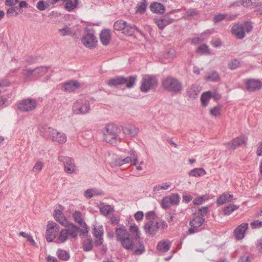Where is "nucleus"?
I'll return each instance as SVG.
<instances>
[{
	"label": "nucleus",
	"instance_id": "aec40b11",
	"mask_svg": "<svg viewBox=\"0 0 262 262\" xmlns=\"http://www.w3.org/2000/svg\"><path fill=\"white\" fill-rule=\"evenodd\" d=\"M200 91V87L196 84L191 85L186 91L187 96L189 100H193L197 98Z\"/></svg>",
	"mask_w": 262,
	"mask_h": 262
},
{
	"label": "nucleus",
	"instance_id": "69168bd1",
	"mask_svg": "<svg viewBox=\"0 0 262 262\" xmlns=\"http://www.w3.org/2000/svg\"><path fill=\"white\" fill-rule=\"evenodd\" d=\"M192 199V197L190 194H185L183 195V201L185 203H189Z\"/></svg>",
	"mask_w": 262,
	"mask_h": 262
},
{
	"label": "nucleus",
	"instance_id": "9b49d317",
	"mask_svg": "<svg viewBox=\"0 0 262 262\" xmlns=\"http://www.w3.org/2000/svg\"><path fill=\"white\" fill-rule=\"evenodd\" d=\"M59 230V226L53 222H49L47 225L46 231V239L48 242H51L56 237Z\"/></svg>",
	"mask_w": 262,
	"mask_h": 262
},
{
	"label": "nucleus",
	"instance_id": "f704fd0d",
	"mask_svg": "<svg viewBox=\"0 0 262 262\" xmlns=\"http://www.w3.org/2000/svg\"><path fill=\"white\" fill-rule=\"evenodd\" d=\"M137 30V28L134 25L128 24L127 23L123 33L126 35L132 36Z\"/></svg>",
	"mask_w": 262,
	"mask_h": 262
},
{
	"label": "nucleus",
	"instance_id": "ea45409f",
	"mask_svg": "<svg viewBox=\"0 0 262 262\" xmlns=\"http://www.w3.org/2000/svg\"><path fill=\"white\" fill-rule=\"evenodd\" d=\"M241 66L240 61L237 59H233L230 61L228 64V67L231 70H234Z\"/></svg>",
	"mask_w": 262,
	"mask_h": 262
},
{
	"label": "nucleus",
	"instance_id": "4be33fe9",
	"mask_svg": "<svg viewBox=\"0 0 262 262\" xmlns=\"http://www.w3.org/2000/svg\"><path fill=\"white\" fill-rule=\"evenodd\" d=\"M232 33L238 39H243L245 36V28L242 25H235L231 29Z\"/></svg>",
	"mask_w": 262,
	"mask_h": 262
},
{
	"label": "nucleus",
	"instance_id": "f03ea898",
	"mask_svg": "<svg viewBox=\"0 0 262 262\" xmlns=\"http://www.w3.org/2000/svg\"><path fill=\"white\" fill-rule=\"evenodd\" d=\"M121 129L114 124H108L103 130V139L111 144L120 142L123 136L121 135Z\"/></svg>",
	"mask_w": 262,
	"mask_h": 262
},
{
	"label": "nucleus",
	"instance_id": "bf43d9fd",
	"mask_svg": "<svg viewBox=\"0 0 262 262\" xmlns=\"http://www.w3.org/2000/svg\"><path fill=\"white\" fill-rule=\"evenodd\" d=\"M212 46L215 48L220 47L222 46V41L219 38H214L211 41Z\"/></svg>",
	"mask_w": 262,
	"mask_h": 262
},
{
	"label": "nucleus",
	"instance_id": "4c0bfd02",
	"mask_svg": "<svg viewBox=\"0 0 262 262\" xmlns=\"http://www.w3.org/2000/svg\"><path fill=\"white\" fill-rule=\"evenodd\" d=\"M210 35L209 31H205L202 33L200 36L195 37L192 39V42L195 44L203 42Z\"/></svg>",
	"mask_w": 262,
	"mask_h": 262
},
{
	"label": "nucleus",
	"instance_id": "b1692460",
	"mask_svg": "<svg viewBox=\"0 0 262 262\" xmlns=\"http://www.w3.org/2000/svg\"><path fill=\"white\" fill-rule=\"evenodd\" d=\"M150 9L152 12L160 14H163L165 11V7L158 2L152 3L150 5Z\"/></svg>",
	"mask_w": 262,
	"mask_h": 262
},
{
	"label": "nucleus",
	"instance_id": "37998d69",
	"mask_svg": "<svg viewBox=\"0 0 262 262\" xmlns=\"http://www.w3.org/2000/svg\"><path fill=\"white\" fill-rule=\"evenodd\" d=\"M93 247V241L91 238H86L83 244V250L85 251H91Z\"/></svg>",
	"mask_w": 262,
	"mask_h": 262
},
{
	"label": "nucleus",
	"instance_id": "680f3d73",
	"mask_svg": "<svg viewBox=\"0 0 262 262\" xmlns=\"http://www.w3.org/2000/svg\"><path fill=\"white\" fill-rule=\"evenodd\" d=\"M226 17V15L223 14H218L214 17V22L216 23L224 19Z\"/></svg>",
	"mask_w": 262,
	"mask_h": 262
},
{
	"label": "nucleus",
	"instance_id": "0e129e2a",
	"mask_svg": "<svg viewBox=\"0 0 262 262\" xmlns=\"http://www.w3.org/2000/svg\"><path fill=\"white\" fill-rule=\"evenodd\" d=\"M93 189H88L85 191L84 195L88 199H91L94 196V193H93Z\"/></svg>",
	"mask_w": 262,
	"mask_h": 262
},
{
	"label": "nucleus",
	"instance_id": "79ce46f5",
	"mask_svg": "<svg viewBox=\"0 0 262 262\" xmlns=\"http://www.w3.org/2000/svg\"><path fill=\"white\" fill-rule=\"evenodd\" d=\"M127 23L123 20H119L116 21L114 25L115 30L123 31Z\"/></svg>",
	"mask_w": 262,
	"mask_h": 262
},
{
	"label": "nucleus",
	"instance_id": "9d476101",
	"mask_svg": "<svg viewBox=\"0 0 262 262\" xmlns=\"http://www.w3.org/2000/svg\"><path fill=\"white\" fill-rule=\"evenodd\" d=\"M36 106V101L31 98L25 99L19 101L17 104L18 110L23 112L32 111L35 109Z\"/></svg>",
	"mask_w": 262,
	"mask_h": 262
},
{
	"label": "nucleus",
	"instance_id": "c9c22d12",
	"mask_svg": "<svg viewBox=\"0 0 262 262\" xmlns=\"http://www.w3.org/2000/svg\"><path fill=\"white\" fill-rule=\"evenodd\" d=\"M58 32L62 36L67 35L71 36L74 34V30L67 26H64L63 28L58 29Z\"/></svg>",
	"mask_w": 262,
	"mask_h": 262
},
{
	"label": "nucleus",
	"instance_id": "603ef678",
	"mask_svg": "<svg viewBox=\"0 0 262 262\" xmlns=\"http://www.w3.org/2000/svg\"><path fill=\"white\" fill-rule=\"evenodd\" d=\"M57 221L59 222L61 225L66 227H68L71 224L68 222H67L66 219L63 215L59 216L57 219H55Z\"/></svg>",
	"mask_w": 262,
	"mask_h": 262
},
{
	"label": "nucleus",
	"instance_id": "a211bd4d",
	"mask_svg": "<svg viewBox=\"0 0 262 262\" xmlns=\"http://www.w3.org/2000/svg\"><path fill=\"white\" fill-rule=\"evenodd\" d=\"M248 227V224L247 223H243L237 227L233 232L235 238L238 240L244 238Z\"/></svg>",
	"mask_w": 262,
	"mask_h": 262
},
{
	"label": "nucleus",
	"instance_id": "1a4fd4ad",
	"mask_svg": "<svg viewBox=\"0 0 262 262\" xmlns=\"http://www.w3.org/2000/svg\"><path fill=\"white\" fill-rule=\"evenodd\" d=\"M45 134L53 141H56L59 143H64L67 141V137L64 133L59 132L52 128L48 127L46 128Z\"/></svg>",
	"mask_w": 262,
	"mask_h": 262
},
{
	"label": "nucleus",
	"instance_id": "5701e85b",
	"mask_svg": "<svg viewBox=\"0 0 262 262\" xmlns=\"http://www.w3.org/2000/svg\"><path fill=\"white\" fill-rule=\"evenodd\" d=\"M111 31L108 29L102 30L100 34V39L101 43L107 46L109 44L111 40Z\"/></svg>",
	"mask_w": 262,
	"mask_h": 262
},
{
	"label": "nucleus",
	"instance_id": "f8f14e48",
	"mask_svg": "<svg viewBox=\"0 0 262 262\" xmlns=\"http://www.w3.org/2000/svg\"><path fill=\"white\" fill-rule=\"evenodd\" d=\"M58 160L63 163L64 170L68 173H72L76 170V166L74 160L68 157L60 156L58 157Z\"/></svg>",
	"mask_w": 262,
	"mask_h": 262
},
{
	"label": "nucleus",
	"instance_id": "774afa93",
	"mask_svg": "<svg viewBox=\"0 0 262 262\" xmlns=\"http://www.w3.org/2000/svg\"><path fill=\"white\" fill-rule=\"evenodd\" d=\"M47 262H58V259L54 256H52L51 255H49L47 257Z\"/></svg>",
	"mask_w": 262,
	"mask_h": 262
},
{
	"label": "nucleus",
	"instance_id": "dca6fc26",
	"mask_svg": "<svg viewBox=\"0 0 262 262\" xmlns=\"http://www.w3.org/2000/svg\"><path fill=\"white\" fill-rule=\"evenodd\" d=\"M247 90L253 92L259 90L262 87V82L258 79H247L245 80Z\"/></svg>",
	"mask_w": 262,
	"mask_h": 262
},
{
	"label": "nucleus",
	"instance_id": "de8ad7c7",
	"mask_svg": "<svg viewBox=\"0 0 262 262\" xmlns=\"http://www.w3.org/2000/svg\"><path fill=\"white\" fill-rule=\"evenodd\" d=\"M207 199V198H206L205 195L199 196L193 199V203L195 205H202L205 200Z\"/></svg>",
	"mask_w": 262,
	"mask_h": 262
},
{
	"label": "nucleus",
	"instance_id": "393cba45",
	"mask_svg": "<svg viewBox=\"0 0 262 262\" xmlns=\"http://www.w3.org/2000/svg\"><path fill=\"white\" fill-rule=\"evenodd\" d=\"M63 87L64 91L71 92L79 87V83L77 80H72L65 83Z\"/></svg>",
	"mask_w": 262,
	"mask_h": 262
},
{
	"label": "nucleus",
	"instance_id": "6ab92c4d",
	"mask_svg": "<svg viewBox=\"0 0 262 262\" xmlns=\"http://www.w3.org/2000/svg\"><path fill=\"white\" fill-rule=\"evenodd\" d=\"M93 235L95 238V243L96 246H100L103 242V229L102 226L94 227L93 229Z\"/></svg>",
	"mask_w": 262,
	"mask_h": 262
},
{
	"label": "nucleus",
	"instance_id": "052dcab7",
	"mask_svg": "<svg viewBox=\"0 0 262 262\" xmlns=\"http://www.w3.org/2000/svg\"><path fill=\"white\" fill-rule=\"evenodd\" d=\"M170 203L167 196L164 197L162 201L161 206L163 208L166 209L170 207Z\"/></svg>",
	"mask_w": 262,
	"mask_h": 262
},
{
	"label": "nucleus",
	"instance_id": "a18cd8bd",
	"mask_svg": "<svg viewBox=\"0 0 262 262\" xmlns=\"http://www.w3.org/2000/svg\"><path fill=\"white\" fill-rule=\"evenodd\" d=\"M102 214L106 216L113 211V208L108 205H104L100 209Z\"/></svg>",
	"mask_w": 262,
	"mask_h": 262
},
{
	"label": "nucleus",
	"instance_id": "20e7f679",
	"mask_svg": "<svg viewBox=\"0 0 262 262\" xmlns=\"http://www.w3.org/2000/svg\"><path fill=\"white\" fill-rule=\"evenodd\" d=\"M137 79V76H130L128 77L123 76H117L115 78L110 79L107 84L111 86H117L119 85L126 84V86L128 89H130L134 86Z\"/></svg>",
	"mask_w": 262,
	"mask_h": 262
},
{
	"label": "nucleus",
	"instance_id": "2f4dec72",
	"mask_svg": "<svg viewBox=\"0 0 262 262\" xmlns=\"http://www.w3.org/2000/svg\"><path fill=\"white\" fill-rule=\"evenodd\" d=\"M73 217L74 221L77 222L81 227H86L85 223L83 222L82 213L79 211H76L73 214Z\"/></svg>",
	"mask_w": 262,
	"mask_h": 262
},
{
	"label": "nucleus",
	"instance_id": "338daca9",
	"mask_svg": "<svg viewBox=\"0 0 262 262\" xmlns=\"http://www.w3.org/2000/svg\"><path fill=\"white\" fill-rule=\"evenodd\" d=\"M256 155L258 156H262V142L259 143L256 151Z\"/></svg>",
	"mask_w": 262,
	"mask_h": 262
},
{
	"label": "nucleus",
	"instance_id": "c03bdc74",
	"mask_svg": "<svg viewBox=\"0 0 262 262\" xmlns=\"http://www.w3.org/2000/svg\"><path fill=\"white\" fill-rule=\"evenodd\" d=\"M221 106L217 105L210 110V115L212 117H218L221 115Z\"/></svg>",
	"mask_w": 262,
	"mask_h": 262
},
{
	"label": "nucleus",
	"instance_id": "49530a36",
	"mask_svg": "<svg viewBox=\"0 0 262 262\" xmlns=\"http://www.w3.org/2000/svg\"><path fill=\"white\" fill-rule=\"evenodd\" d=\"M197 52L201 54H209L210 53V49L207 45L202 44L198 48Z\"/></svg>",
	"mask_w": 262,
	"mask_h": 262
},
{
	"label": "nucleus",
	"instance_id": "a878e982",
	"mask_svg": "<svg viewBox=\"0 0 262 262\" xmlns=\"http://www.w3.org/2000/svg\"><path fill=\"white\" fill-rule=\"evenodd\" d=\"M204 222L205 219L203 217H200L199 215H195L194 214L192 220L189 222V225L192 227H196L198 228L201 226Z\"/></svg>",
	"mask_w": 262,
	"mask_h": 262
},
{
	"label": "nucleus",
	"instance_id": "72a5a7b5",
	"mask_svg": "<svg viewBox=\"0 0 262 262\" xmlns=\"http://www.w3.org/2000/svg\"><path fill=\"white\" fill-rule=\"evenodd\" d=\"M211 98V92L210 91L204 92L202 94L201 97V101L202 104L204 107L207 106L208 102Z\"/></svg>",
	"mask_w": 262,
	"mask_h": 262
},
{
	"label": "nucleus",
	"instance_id": "412c9836",
	"mask_svg": "<svg viewBox=\"0 0 262 262\" xmlns=\"http://www.w3.org/2000/svg\"><path fill=\"white\" fill-rule=\"evenodd\" d=\"M123 134L126 137H135L139 132V128L134 125H128L122 128Z\"/></svg>",
	"mask_w": 262,
	"mask_h": 262
},
{
	"label": "nucleus",
	"instance_id": "cd10ccee",
	"mask_svg": "<svg viewBox=\"0 0 262 262\" xmlns=\"http://www.w3.org/2000/svg\"><path fill=\"white\" fill-rule=\"evenodd\" d=\"M171 245V243L168 240L160 241L157 245V249L159 251L162 252H165L169 250Z\"/></svg>",
	"mask_w": 262,
	"mask_h": 262
},
{
	"label": "nucleus",
	"instance_id": "bb28decb",
	"mask_svg": "<svg viewBox=\"0 0 262 262\" xmlns=\"http://www.w3.org/2000/svg\"><path fill=\"white\" fill-rule=\"evenodd\" d=\"M233 199V195L224 193L220 195L216 200V203L219 205H222L227 202H229Z\"/></svg>",
	"mask_w": 262,
	"mask_h": 262
},
{
	"label": "nucleus",
	"instance_id": "4d7b16f0",
	"mask_svg": "<svg viewBox=\"0 0 262 262\" xmlns=\"http://www.w3.org/2000/svg\"><path fill=\"white\" fill-rule=\"evenodd\" d=\"M252 257L248 254L242 255L239 259L240 262H251Z\"/></svg>",
	"mask_w": 262,
	"mask_h": 262
},
{
	"label": "nucleus",
	"instance_id": "864d4df0",
	"mask_svg": "<svg viewBox=\"0 0 262 262\" xmlns=\"http://www.w3.org/2000/svg\"><path fill=\"white\" fill-rule=\"evenodd\" d=\"M130 162H132V158L129 156L122 160H119L118 161H116L117 165H118L120 166L124 164L129 163Z\"/></svg>",
	"mask_w": 262,
	"mask_h": 262
},
{
	"label": "nucleus",
	"instance_id": "39448f33",
	"mask_svg": "<svg viewBox=\"0 0 262 262\" xmlns=\"http://www.w3.org/2000/svg\"><path fill=\"white\" fill-rule=\"evenodd\" d=\"M67 228L62 229L56 240V243L60 244L64 243L71 236L73 238L77 237L79 228L73 224H71Z\"/></svg>",
	"mask_w": 262,
	"mask_h": 262
},
{
	"label": "nucleus",
	"instance_id": "09e8293b",
	"mask_svg": "<svg viewBox=\"0 0 262 262\" xmlns=\"http://www.w3.org/2000/svg\"><path fill=\"white\" fill-rule=\"evenodd\" d=\"M43 167V163L40 161H38L36 162L34 166H33L32 170L34 172H39L42 169Z\"/></svg>",
	"mask_w": 262,
	"mask_h": 262
},
{
	"label": "nucleus",
	"instance_id": "c756f323",
	"mask_svg": "<svg viewBox=\"0 0 262 262\" xmlns=\"http://www.w3.org/2000/svg\"><path fill=\"white\" fill-rule=\"evenodd\" d=\"M206 174V172L203 168H194L188 172L189 177H198L203 176Z\"/></svg>",
	"mask_w": 262,
	"mask_h": 262
},
{
	"label": "nucleus",
	"instance_id": "6e6d98bb",
	"mask_svg": "<svg viewBox=\"0 0 262 262\" xmlns=\"http://www.w3.org/2000/svg\"><path fill=\"white\" fill-rule=\"evenodd\" d=\"M250 226L252 229L259 228L262 227V221L255 220L250 223Z\"/></svg>",
	"mask_w": 262,
	"mask_h": 262
},
{
	"label": "nucleus",
	"instance_id": "6e6552de",
	"mask_svg": "<svg viewBox=\"0 0 262 262\" xmlns=\"http://www.w3.org/2000/svg\"><path fill=\"white\" fill-rule=\"evenodd\" d=\"M90 109L89 102L85 99L77 100L73 105V111L77 114H84Z\"/></svg>",
	"mask_w": 262,
	"mask_h": 262
},
{
	"label": "nucleus",
	"instance_id": "473e14b6",
	"mask_svg": "<svg viewBox=\"0 0 262 262\" xmlns=\"http://www.w3.org/2000/svg\"><path fill=\"white\" fill-rule=\"evenodd\" d=\"M56 255L60 259L64 261H67L70 258V254L66 250L59 249L56 252Z\"/></svg>",
	"mask_w": 262,
	"mask_h": 262
},
{
	"label": "nucleus",
	"instance_id": "e433bc0d",
	"mask_svg": "<svg viewBox=\"0 0 262 262\" xmlns=\"http://www.w3.org/2000/svg\"><path fill=\"white\" fill-rule=\"evenodd\" d=\"M167 198L170 204L172 206L178 205L180 201V195L178 193H172Z\"/></svg>",
	"mask_w": 262,
	"mask_h": 262
},
{
	"label": "nucleus",
	"instance_id": "4468645a",
	"mask_svg": "<svg viewBox=\"0 0 262 262\" xmlns=\"http://www.w3.org/2000/svg\"><path fill=\"white\" fill-rule=\"evenodd\" d=\"M159 227V223L158 221H150L145 224L144 230L147 235L152 237L157 233Z\"/></svg>",
	"mask_w": 262,
	"mask_h": 262
},
{
	"label": "nucleus",
	"instance_id": "7c9ffc66",
	"mask_svg": "<svg viewBox=\"0 0 262 262\" xmlns=\"http://www.w3.org/2000/svg\"><path fill=\"white\" fill-rule=\"evenodd\" d=\"M171 185L170 182L163 183L161 184H158L154 186L153 192L154 193L160 192L162 190L168 189Z\"/></svg>",
	"mask_w": 262,
	"mask_h": 262
},
{
	"label": "nucleus",
	"instance_id": "58836bf2",
	"mask_svg": "<svg viewBox=\"0 0 262 262\" xmlns=\"http://www.w3.org/2000/svg\"><path fill=\"white\" fill-rule=\"evenodd\" d=\"M78 4V0H67L65 4L66 9L71 11L75 9Z\"/></svg>",
	"mask_w": 262,
	"mask_h": 262
},
{
	"label": "nucleus",
	"instance_id": "13d9d810",
	"mask_svg": "<svg viewBox=\"0 0 262 262\" xmlns=\"http://www.w3.org/2000/svg\"><path fill=\"white\" fill-rule=\"evenodd\" d=\"M16 7H11L9 8L7 11V15L9 16H12L15 13V16L18 15V12L16 11Z\"/></svg>",
	"mask_w": 262,
	"mask_h": 262
},
{
	"label": "nucleus",
	"instance_id": "0eeeda50",
	"mask_svg": "<svg viewBox=\"0 0 262 262\" xmlns=\"http://www.w3.org/2000/svg\"><path fill=\"white\" fill-rule=\"evenodd\" d=\"M48 70L49 68L46 66L38 67L34 69H26L23 70V74L25 79H28L43 76L47 73Z\"/></svg>",
	"mask_w": 262,
	"mask_h": 262
},
{
	"label": "nucleus",
	"instance_id": "f3484780",
	"mask_svg": "<svg viewBox=\"0 0 262 262\" xmlns=\"http://www.w3.org/2000/svg\"><path fill=\"white\" fill-rule=\"evenodd\" d=\"M154 21L158 28L162 30L166 26L172 24L173 19L168 15H165L160 18H155Z\"/></svg>",
	"mask_w": 262,
	"mask_h": 262
},
{
	"label": "nucleus",
	"instance_id": "f257e3e1",
	"mask_svg": "<svg viewBox=\"0 0 262 262\" xmlns=\"http://www.w3.org/2000/svg\"><path fill=\"white\" fill-rule=\"evenodd\" d=\"M130 233L123 225H119L116 228L115 233L117 241L127 250L135 249L134 254L140 255L145 251L142 241L140 239V233L138 226L131 225L129 228Z\"/></svg>",
	"mask_w": 262,
	"mask_h": 262
},
{
	"label": "nucleus",
	"instance_id": "3c124183",
	"mask_svg": "<svg viewBox=\"0 0 262 262\" xmlns=\"http://www.w3.org/2000/svg\"><path fill=\"white\" fill-rule=\"evenodd\" d=\"M49 6L48 4H46L43 1H40L37 3L36 8L40 11H43L47 9Z\"/></svg>",
	"mask_w": 262,
	"mask_h": 262
},
{
	"label": "nucleus",
	"instance_id": "8fccbe9b",
	"mask_svg": "<svg viewBox=\"0 0 262 262\" xmlns=\"http://www.w3.org/2000/svg\"><path fill=\"white\" fill-rule=\"evenodd\" d=\"M145 219L148 221H155L157 215L154 211H150L145 214Z\"/></svg>",
	"mask_w": 262,
	"mask_h": 262
},
{
	"label": "nucleus",
	"instance_id": "ddd939ff",
	"mask_svg": "<svg viewBox=\"0 0 262 262\" xmlns=\"http://www.w3.org/2000/svg\"><path fill=\"white\" fill-rule=\"evenodd\" d=\"M247 141V138L244 136H241L233 139L230 142L224 143V145L227 146L228 149L234 150L238 147L246 144Z\"/></svg>",
	"mask_w": 262,
	"mask_h": 262
},
{
	"label": "nucleus",
	"instance_id": "e2e57ef3",
	"mask_svg": "<svg viewBox=\"0 0 262 262\" xmlns=\"http://www.w3.org/2000/svg\"><path fill=\"white\" fill-rule=\"evenodd\" d=\"M134 217L136 220L141 221L143 217V212L141 211H138L135 214Z\"/></svg>",
	"mask_w": 262,
	"mask_h": 262
},
{
	"label": "nucleus",
	"instance_id": "7ed1b4c3",
	"mask_svg": "<svg viewBox=\"0 0 262 262\" xmlns=\"http://www.w3.org/2000/svg\"><path fill=\"white\" fill-rule=\"evenodd\" d=\"M163 89L168 92L174 93H180L183 89L182 83L172 76H167L162 80Z\"/></svg>",
	"mask_w": 262,
	"mask_h": 262
},
{
	"label": "nucleus",
	"instance_id": "423d86ee",
	"mask_svg": "<svg viewBox=\"0 0 262 262\" xmlns=\"http://www.w3.org/2000/svg\"><path fill=\"white\" fill-rule=\"evenodd\" d=\"M158 84V80L156 76L152 75H143L140 90L142 92L146 93L150 90L156 88Z\"/></svg>",
	"mask_w": 262,
	"mask_h": 262
},
{
	"label": "nucleus",
	"instance_id": "2eb2a0df",
	"mask_svg": "<svg viewBox=\"0 0 262 262\" xmlns=\"http://www.w3.org/2000/svg\"><path fill=\"white\" fill-rule=\"evenodd\" d=\"M81 41L85 47L91 49L96 46L97 39L93 33L88 32L82 37Z\"/></svg>",
	"mask_w": 262,
	"mask_h": 262
},
{
	"label": "nucleus",
	"instance_id": "c85d7f7f",
	"mask_svg": "<svg viewBox=\"0 0 262 262\" xmlns=\"http://www.w3.org/2000/svg\"><path fill=\"white\" fill-rule=\"evenodd\" d=\"M205 79L206 81L217 82L220 80V77L218 72L215 71H211L207 73Z\"/></svg>",
	"mask_w": 262,
	"mask_h": 262
},
{
	"label": "nucleus",
	"instance_id": "a19ab883",
	"mask_svg": "<svg viewBox=\"0 0 262 262\" xmlns=\"http://www.w3.org/2000/svg\"><path fill=\"white\" fill-rule=\"evenodd\" d=\"M238 206H236L234 204H230L224 208L223 210V212L225 215H229L230 214H231L233 211L238 209Z\"/></svg>",
	"mask_w": 262,
	"mask_h": 262
},
{
	"label": "nucleus",
	"instance_id": "5fc2aeb1",
	"mask_svg": "<svg viewBox=\"0 0 262 262\" xmlns=\"http://www.w3.org/2000/svg\"><path fill=\"white\" fill-rule=\"evenodd\" d=\"M208 211V207H203L201 208H199L198 209V213L195 212V214L198 213V215L200 216V217H203L204 216H205Z\"/></svg>",
	"mask_w": 262,
	"mask_h": 262
}]
</instances>
